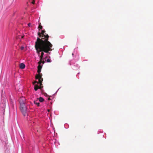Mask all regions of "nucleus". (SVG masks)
Wrapping results in <instances>:
<instances>
[{
	"instance_id": "13",
	"label": "nucleus",
	"mask_w": 153,
	"mask_h": 153,
	"mask_svg": "<svg viewBox=\"0 0 153 153\" xmlns=\"http://www.w3.org/2000/svg\"><path fill=\"white\" fill-rule=\"evenodd\" d=\"M38 35L40 37L42 36V34L40 32H38Z\"/></svg>"
},
{
	"instance_id": "21",
	"label": "nucleus",
	"mask_w": 153,
	"mask_h": 153,
	"mask_svg": "<svg viewBox=\"0 0 153 153\" xmlns=\"http://www.w3.org/2000/svg\"><path fill=\"white\" fill-rule=\"evenodd\" d=\"M23 36H22V38H23Z\"/></svg>"
},
{
	"instance_id": "4",
	"label": "nucleus",
	"mask_w": 153,
	"mask_h": 153,
	"mask_svg": "<svg viewBox=\"0 0 153 153\" xmlns=\"http://www.w3.org/2000/svg\"><path fill=\"white\" fill-rule=\"evenodd\" d=\"M20 108L21 111L24 116L27 115V107L26 104L20 105Z\"/></svg>"
},
{
	"instance_id": "9",
	"label": "nucleus",
	"mask_w": 153,
	"mask_h": 153,
	"mask_svg": "<svg viewBox=\"0 0 153 153\" xmlns=\"http://www.w3.org/2000/svg\"><path fill=\"white\" fill-rule=\"evenodd\" d=\"M43 51H42V53H41V55L39 56L40 57V59H43V56L44 54V53H43Z\"/></svg>"
},
{
	"instance_id": "15",
	"label": "nucleus",
	"mask_w": 153,
	"mask_h": 153,
	"mask_svg": "<svg viewBox=\"0 0 153 153\" xmlns=\"http://www.w3.org/2000/svg\"><path fill=\"white\" fill-rule=\"evenodd\" d=\"M47 62H51V61H50V60L49 59H48L47 60Z\"/></svg>"
},
{
	"instance_id": "20",
	"label": "nucleus",
	"mask_w": 153,
	"mask_h": 153,
	"mask_svg": "<svg viewBox=\"0 0 153 153\" xmlns=\"http://www.w3.org/2000/svg\"><path fill=\"white\" fill-rule=\"evenodd\" d=\"M48 100H50V98H49L48 99Z\"/></svg>"
},
{
	"instance_id": "12",
	"label": "nucleus",
	"mask_w": 153,
	"mask_h": 153,
	"mask_svg": "<svg viewBox=\"0 0 153 153\" xmlns=\"http://www.w3.org/2000/svg\"><path fill=\"white\" fill-rule=\"evenodd\" d=\"M42 59H40L39 61L38 62V64H39V65H41V64L42 63Z\"/></svg>"
},
{
	"instance_id": "1",
	"label": "nucleus",
	"mask_w": 153,
	"mask_h": 153,
	"mask_svg": "<svg viewBox=\"0 0 153 153\" xmlns=\"http://www.w3.org/2000/svg\"><path fill=\"white\" fill-rule=\"evenodd\" d=\"M41 40L38 37L36 41L35 42V47L36 51V53L39 56H40V52L43 51L47 53L50 51H52L51 48L53 45H51L50 44H46L45 43H41L40 42Z\"/></svg>"
},
{
	"instance_id": "3",
	"label": "nucleus",
	"mask_w": 153,
	"mask_h": 153,
	"mask_svg": "<svg viewBox=\"0 0 153 153\" xmlns=\"http://www.w3.org/2000/svg\"><path fill=\"white\" fill-rule=\"evenodd\" d=\"M42 66L41 65H38L37 67L38 70L37 72L38 73L36 76V79L39 80V82L40 83V85L42 84V81H43V79L42 78V74L40 73L41 71V69L42 68Z\"/></svg>"
},
{
	"instance_id": "17",
	"label": "nucleus",
	"mask_w": 153,
	"mask_h": 153,
	"mask_svg": "<svg viewBox=\"0 0 153 153\" xmlns=\"http://www.w3.org/2000/svg\"><path fill=\"white\" fill-rule=\"evenodd\" d=\"M32 3L33 4H34V3H35V1H33L32 2Z\"/></svg>"
},
{
	"instance_id": "7",
	"label": "nucleus",
	"mask_w": 153,
	"mask_h": 153,
	"mask_svg": "<svg viewBox=\"0 0 153 153\" xmlns=\"http://www.w3.org/2000/svg\"><path fill=\"white\" fill-rule=\"evenodd\" d=\"M19 67L20 68L23 69L25 67V65L24 63H21L19 65Z\"/></svg>"
},
{
	"instance_id": "11",
	"label": "nucleus",
	"mask_w": 153,
	"mask_h": 153,
	"mask_svg": "<svg viewBox=\"0 0 153 153\" xmlns=\"http://www.w3.org/2000/svg\"><path fill=\"white\" fill-rule=\"evenodd\" d=\"M38 28H39V30L40 29H42V26L41 25V24L40 23L39 24V25L38 27Z\"/></svg>"
},
{
	"instance_id": "6",
	"label": "nucleus",
	"mask_w": 153,
	"mask_h": 153,
	"mask_svg": "<svg viewBox=\"0 0 153 153\" xmlns=\"http://www.w3.org/2000/svg\"><path fill=\"white\" fill-rule=\"evenodd\" d=\"M19 102L20 105L24 104H26V99L25 97H20L19 99Z\"/></svg>"
},
{
	"instance_id": "2",
	"label": "nucleus",
	"mask_w": 153,
	"mask_h": 153,
	"mask_svg": "<svg viewBox=\"0 0 153 153\" xmlns=\"http://www.w3.org/2000/svg\"><path fill=\"white\" fill-rule=\"evenodd\" d=\"M45 30L42 31L41 32L42 34V38L41 39L39 38V39L41 40L40 41V42L42 43H45L46 44H49L48 43H49L50 45H52L50 42L48 41L49 36L47 34L45 33Z\"/></svg>"
},
{
	"instance_id": "18",
	"label": "nucleus",
	"mask_w": 153,
	"mask_h": 153,
	"mask_svg": "<svg viewBox=\"0 0 153 153\" xmlns=\"http://www.w3.org/2000/svg\"><path fill=\"white\" fill-rule=\"evenodd\" d=\"M42 63H43V64L44 63H45V62H44V61H42Z\"/></svg>"
},
{
	"instance_id": "5",
	"label": "nucleus",
	"mask_w": 153,
	"mask_h": 153,
	"mask_svg": "<svg viewBox=\"0 0 153 153\" xmlns=\"http://www.w3.org/2000/svg\"><path fill=\"white\" fill-rule=\"evenodd\" d=\"M33 84L34 85V89L36 91H37L38 89H41L43 87V86H41L42 84L41 85L39 82H38L37 81L33 82Z\"/></svg>"
},
{
	"instance_id": "8",
	"label": "nucleus",
	"mask_w": 153,
	"mask_h": 153,
	"mask_svg": "<svg viewBox=\"0 0 153 153\" xmlns=\"http://www.w3.org/2000/svg\"><path fill=\"white\" fill-rule=\"evenodd\" d=\"M38 98L37 99V100L35 101H34V103L37 105V106H39V103L38 101Z\"/></svg>"
},
{
	"instance_id": "14",
	"label": "nucleus",
	"mask_w": 153,
	"mask_h": 153,
	"mask_svg": "<svg viewBox=\"0 0 153 153\" xmlns=\"http://www.w3.org/2000/svg\"><path fill=\"white\" fill-rule=\"evenodd\" d=\"M24 48L23 46H22L20 48V49L21 50H23L24 49Z\"/></svg>"
},
{
	"instance_id": "10",
	"label": "nucleus",
	"mask_w": 153,
	"mask_h": 153,
	"mask_svg": "<svg viewBox=\"0 0 153 153\" xmlns=\"http://www.w3.org/2000/svg\"><path fill=\"white\" fill-rule=\"evenodd\" d=\"M39 99V101L40 102H43V101H44V99L42 97H40Z\"/></svg>"
},
{
	"instance_id": "19",
	"label": "nucleus",
	"mask_w": 153,
	"mask_h": 153,
	"mask_svg": "<svg viewBox=\"0 0 153 153\" xmlns=\"http://www.w3.org/2000/svg\"><path fill=\"white\" fill-rule=\"evenodd\" d=\"M48 111L49 112L50 111V110L49 109L48 110Z\"/></svg>"
},
{
	"instance_id": "16",
	"label": "nucleus",
	"mask_w": 153,
	"mask_h": 153,
	"mask_svg": "<svg viewBox=\"0 0 153 153\" xmlns=\"http://www.w3.org/2000/svg\"><path fill=\"white\" fill-rule=\"evenodd\" d=\"M30 25H31V23H29L28 24V26L29 27H30Z\"/></svg>"
}]
</instances>
